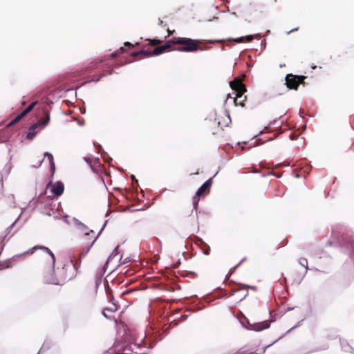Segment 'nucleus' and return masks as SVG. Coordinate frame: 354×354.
<instances>
[{
    "mask_svg": "<svg viewBox=\"0 0 354 354\" xmlns=\"http://www.w3.org/2000/svg\"><path fill=\"white\" fill-rule=\"evenodd\" d=\"M73 221L75 227L81 232H84L88 229V227L84 223H83L75 217L73 218Z\"/></svg>",
    "mask_w": 354,
    "mask_h": 354,
    "instance_id": "f3484780",
    "label": "nucleus"
},
{
    "mask_svg": "<svg viewBox=\"0 0 354 354\" xmlns=\"http://www.w3.org/2000/svg\"><path fill=\"white\" fill-rule=\"evenodd\" d=\"M105 290H106V295H111L112 299H113V295L112 294V291H111V289L109 287V285L108 283H106L105 285Z\"/></svg>",
    "mask_w": 354,
    "mask_h": 354,
    "instance_id": "c756f323",
    "label": "nucleus"
},
{
    "mask_svg": "<svg viewBox=\"0 0 354 354\" xmlns=\"http://www.w3.org/2000/svg\"><path fill=\"white\" fill-rule=\"evenodd\" d=\"M93 145H94V147H95L97 149H98V150H99V152H100V151H102V150H103V149H102V146H101L99 143H97V142H93Z\"/></svg>",
    "mask_w": 354,
    "mask_h": 354,
    "instance_id": "4c0bfd02",
    "label": "nucleus"
},
{
    "mask_svg": "<svg viewBox=\"0 0 354 354\" xmlns=\"http://www.w3.org/2000/svg\"><path fill=\"white\" fill-rule=\"evenodd\" d=\"M79 110H80V111L81 112L82 114H85L86 113V107H85L84 105L82 106H80Z\"/></svg>",
    "mask_w": 354,
    "mask_h": 354,
    "instance_id": "a18cd8bd",
    "label": "nucleus"
},
{
    "mask_svg": "<svg viewBox=\"0 0 354 354\" xmlns=\"http://www.w3.org/2000/svg\"><path fill=\"white\" fill-rule=\"evenodd\" d=\"M198 296L196 295L191 297H184L180 299L183 305L187 307L186 311L187 312H196L201 310L205 308V306H201L199 302H196Z\"/></svg>",
    "mask_w": 354,
    "mask_h": 354,
    "instance_id": "0eeeda50",
    "label": "nucleus"
},
{
    "mask_svg": "<svg viewBox=\"0 0 354 354\" xmlns=\"http://www.w3.org/2000/svg\"><path fill=\"white\" fill-rule=\"evenodd\" d=\"M301 322H299L298 324L297 325H295V326H292L291 328H290L287 332L286 333L290 332L291 330H294L295 328H296L300 324Z\"/></svg>",
    "mask_w": 354,
    "mask_h": 354,
    "instance_id": "3c124183",
    "label": "nucleus"
},
{
    "mask_svg": "<svg viewBox=\"0 0 354 354\" xmlns=\"http://www.w3.org/2000/svg\"><path fill=\"white\" fill-rule=\"evenodd\" d=\"M200 196H197V195H194L193 198V209L196 210V213L197 214V208L198 205V202L200 201Z\"/></svg>",
    "mask_w": 354,
    "mask_h": 354,
    "instance_id": "393cba45",
    "label": "nucleus"
},
{
    "mask_svg": "<svg viewBox=\"0 0 354 354\" xmlns=\"http://www.w3.org/2000/svg\"><path fill=\"white\" fill-rule=\"evenodd\" d=\"M127 50L124 46H121L118 50H115L111 53L109 56L104 58L93 60L86 65L80 67L76 71L68 74L64 79V83L58 88L51 91L48 96L44 99V106L41 109L42 113L45 116L44 110L47 109L50 113L51 106L53 102L49 98L50 96H55L61 97L63 93L74 91L75 97L77 96V90L83 85L91 82H97L103 76L110 75L113 72L114 64L110 66L109 64H102L109 57L114 58L120 53H125Z\"/></svg>",
    "mask_w": 354,
    "mask_h": 354,
    "instance_id": "f257e3e1",
    "label": "nucleus"
},
{
    "mask_svg": "<svg viewBox=\"0 0 354 354\" xmlns=\"http://www.w3.org/2000/svg\"><path fill=\"white\" fill-rule=\"evenodd\" d=\"M265 131H266V132H268V131H267V129H263V130H261V131H259V133H257V135H254V136H253V138H257L258 136H259L262 135V134L263 133V132H265Z\"/></svg>",
    "mask_w": 354,
    "mask_h": 354,
    "instance_id": "c03bdc74",
    "label": "nucleus"
},
{
    "mask_svg": "<svg viewBox=\"0 0 354 354\" xmlns=\"http://www.w3.org/2000/svg\"><path fill=\"white\" fill-rule=\"evenodd\" d=\"M239 320L243 327H244L247 330H253L256 332H259L270 328L271 323L274 322L273 319H268L264 320L263 322L250 324L248 319L245 316H243V317L241 319H239Z\"/></svg>",
    "mask_w": 354,
    "mask_h": 354,
    "instance_id": "20e7f679",
    "label": "nucleus"
},
{
    "mask_svg": "<svg viewBox=\"0 0 354 354\" xmlns=\"http://www.w3.org/2000/svg\"><path fill=\"white\" fill-rule=\"evenodd\" d=\"M299 167H302V169H304V172L305 174H308L310 169V166L308 162H301V165H299Z\"/></svg>",
    "mask_w": 354,
    "mask_h": 354,
    "instance_id": "b1692460",
    "label": "nucleus"
},
{
    "mask_svg": "<svg viewBox=\"0 0 354 354\" xmlns=\"http://www.w3.org/2000/svg\"><path fill=\"white\" fill-rule=\"evenodd\" d=\"M239 290H232V292H231V295H234L235 292H237V291H239Z\"/></svg>",
    "mask_w": 354,
    "mask_h": 354,
    "instance_id": "338daca9",
    "label": "nucleus"
},
{
    "mask_svg": "<svg viewBox=\"0 0 354 354\" xmlns=\"http://www.w3.org/2000/svg\"><path fill=\"white\" fill-rule=\"evenodd\" d=\"M155 342L153 344L147 343L145 338H143L142 342L140 344H133L129 346V347H126L125 349L133 352L136 354H147V351L151 349L154 345Z\"/></svg>",
    "mask_w": 354,
    "mask_h": 354,
    "instance_id": "6e6552de",
    "label": "nucleus"
},
{
    "mask_svg": "<svg viewBox=\"0 0 354 354\" xmlns=\"http://www.w3.org/2000/svg\"><path fill=\"white\" fill-rule=\"evenodd\" d=\"M69 267L68 265H64L63 267H62V271L64 272L65 270H66V268Z\"/></svg>",
    "mask_w": 354,
    "mask_h": 354,
    "instance_id": "052dcab7",
    "label": "nucleus"
},
{
    "mask_svg": "<svg viewBox=\"0 0 354 354\" xmlns=\"http://www.w3.org/2000/svg\"><path fill=\"white\" fill-rule=\"evenodd\" d=\"M299 116H300L301 118L305 119V117H304V114H303V111H302L301 109H300V110H299Z\"/></svg>",
    "mask_w": 354,
    "mask_h": 354,
    "instance_id": "4d7b16f0",
    "label": "nucleus"
},
{
    "mask_svg": "<svg viewBox=\"0 0 354 354\" xmlns=\"http://www.w3.org/2000/svg\"><path fill=\"white\" fill-rule=\"evenodd\" d=\"M50 269L51 273L44 277L46 283L59 286L63 285L65 283L67 277L63 276L60 279H59L54 274L55 270L53 271L52 264L50 265Z\"/></svg>",
    "mask_w": 354,
    "mask_h": 354,
    "instance_id": "f8f14e48",
    "label": "nucleus"
},
{
    "mask_svg": "<svg viewBox=\"0 0 354 354\" xmlns=\"http://www.w3.org/2000/svg\"><path fill=\"white\" fill-rule=\"evenodd\" d=\"M223 41L224 39L202 40L192 39L189 37H173L169 41V44H165L160 46H158L153 50L142 48L138 51L130 52L129 55L134 57V59H129L128 58L123 57L115 62L114 67L117 68L133 62V61L136 60L137 57H138L140 58H146L160 55L171 49V44L180 46L172 48L174 50L186 53H194L198 50H204L209 48L210 46H207L206 44H214L215 43L223 42Z\"/></svg>",
    "mask_w": 354,
    "mask_h": 354,
    "instance_id": "f03ea898",
    "label": "nucleus"
},
{
    "mask_svg": "<svg viewBox=\"0 0 354 354\" xmlns=\"http://www.w3.org/2000/svg\"><path fill=\"white\" fill-rule=\"evenodd\" d=\"M100 153L106 162L112 161V158L106 151L102 150V151H100Z\"/></svg>",
    "mask_w": 354,
    "mask_h": 354,
    "instance_id": "a878e982",
    "label": "nucleus"
},
{
    "mask_svg": "<svg viewBox=\"0 0 354 354\" xmlns=\"http://www.w3.org/2000/svg\"><path fill=\"white\" fill-rule=\"evenodd\" d=\"M50 188V192L53 194V197L57 198L63 194L64 192V184L61 180H57L55 183H53L52 181H50L46 185V189L45 191L42 193H41L39 196V197H41V196L44 195L46 192V189L49 187Z\"/></svg>",
    "mask_w": 354,
    "mask_h": 354,
    "instance_id": "1a4fd4ad",
    "label": "nucleus"
},
{
    "mask_svg": "<svg viewBox=\"0 0 354 354\" xmlns=\"http://www.w3.org/2000/svg\"><path fill=\"white\" fill-rule=\"evenodd\" d=\"M131 178L132 180L133 186L137 189V186L138 185V180L136 179V176L133 174L131 175Z\"/></svg>",
    "mask_w": 354,
    "mask_h": 354,
    "instance_id": "c85d7f7f",
    "label": "nucleus"
},
{
    "mask_svg": "<svg viewBox=\"0 0 354 354\" xmlns=\"http://www.w3.org/2000/svg\"><path fill=\"white\" fill-rule=\"evenodd\" d=\"M45 118L40 119L38 122L32 124L28 129L26 134V139L31 140L37 134L39 131L44 129L50 122V115L47 109L44 110Z\"/></svg>",
    "mask_w": 354,
    "mask_h": 354,
    "instance_id": "7ed1b4c3",
    "label": "nucleus"
},
{
    "mask_svg": "<svg viewBox=\"0 0 354 354\" xmlns=\"http://www.w3.org/2000/svg\"><path fill=\"white\" fill-rule=\"evenodd\" d=\"M24 252L19 254L14 255L12 258L8 259L6 261H3V265H11L12 266V261L17 259V258L24 255Z\"/></svg>",
    "mask_w": 354,
    "mask_h": 354,
    "instance_id": "5701e85b",
    "label": "nucleus"
},
{
    "mask_svg": "<svg viewBox=\"0 0 354 354\" xmlns=\"http://www.w3.org/2000/svg\"><path fill=\"white\" fill-rule=\"evenodd\" d=\"M109 263V262H108L107 261H106V263H104V265L103 266L102 268V271H101V273H100V276L102 277L104 273L106 272V270H107V267H108V264Z\"/></svg>",
    "mask_w": 354,
    "mask_h": 354,
    "instance_id": "7c9ffc66",
    "label": "nucleus"
},
{
    "mask_svg": "<svg viewBox=\"0 0 354 354\" xmlns=\"http://www.w3.org/2000/svg\"><path fill=\"white\" fill-rule=\"evenodd\" d=\"M260 37V34L259 33H257V34H253V35H245V36H242V37H237V38H228L227 40H230V41H234L237 43H239V42H242L244 39H246L248 41H252V39H256V38H258Z\"/></svg>",
    "mask_w": 354,
    "mask_h": 354,
    "instance_id": "2eb2a0df",
    "label": "nucleus"
},
{
    "mask_svg": "<svg viewBox=\"0 0 354 354\" xmlns=\"http://www.w3.org/2000/svg\"><path fill=\"white\" fill-rule=\"evenodd\" d=\"M102 314H103L104 317L106 319H109V320H113V319H115L113 317H111V316L107 315V314L106 313V311L103 310L102 311Z\"/></svg>",
    "mask_w": 354,
    "mask_h": 354,
    "instance_id": "58836bf2",
    "label": "nucleus"
},
{
    "mask_svg": "<svg viewBox=\"0 0 354 354\" xmlns=\"http://www.w3.org/2000/svg\"><path fill=\"white\" fill-rule=\"evenodd\" d=\"M120 245H118L113 250V251L111 252V254L108 257L107 261L110 262L115 258L118 254H119L118 248H120Z\"/></svg>",
    "mask_w": 354,
    "mask_h": 354,
    "instance_id": "412c9836",
    "label": "nucleus"
},
{
    "mask_svg": "<svg viewBox=\"0 0 354 354\" xmlns=\"http://www.w3.org/2000/svg\"><path fill=\"white\" fill-rule=\"evenodd\" d=\"M248 292L246 291L245 295H243V297L241 299V301L243 300L248 295Z\"/></svg>",
    "mask_w": 354,
    "mask_h": 354,
    "instance_id": "0e129e2a",
    "label": "nucleus"
},
{
    "mask_svg": "<svg viewBox=\"0 0 354 354\" xmlns=\"http://www.w3.org/2000/svg\"><path fill=\"white\" fill-rule=\"evenodd\" d=\"M84 120L78 122V124L80 125V126L84 125Z\"/></svg>",
    "mask_w": 354,
    "mask_h": 354,
    "instance_id": "680f3d73",
    "label": "nucleus"
},
{
    "mask_svg": "<svg viewBox=\"0 0 354 354\" xmlns=\"http://www.w3.org/2000/svg\"><path fill=\"white\" fill-rule=\"evenodd\" d=\"M21 215V214H20L19 216L17 218V219L6 229V234H7V236L11 232L12 228L14 227V226L15 225V224L19 219Z\"/></svg>",
    "mask_w": 354,
    "mask_h": 354,
    "instance_id": "bb28decb",
    "label": "nucleus"
},
{
    "mask_svg": "<svg viewBox=\"0 0 354 354\" xmlns=\"http://www.w3.org/2000/svg\"><path fill=\"white\" fill-rule=\"evenodd\" d=\"M5 247V244L0 245V255L1 254L2 252L3 251Z\"/></svg>",
    "mask_w": 354,
    "mask_h": 354,
    "instance_id": "6e6d98bb",
    "label": "nucleus"
},
{
    "mask_svg": "<svg viewBox=\"0 0 354 354\" xmlns=\"http://www.w3.org/2000/svg\"><path fill=\"white\" fill-rule=\"evenodd\" d=\"M108 223V221H106L101 227L100 230L99 231L97 235L95 237L94 240L92 241L91 245L86 248V249L83 250L81 252L79 253L78 256H73V257L70 258V261L73 264V266L75 270H77L78 268L80 266L81 264V260L83 257H84L86 254L89 252L90 249L93 247V244L96 241L97 239L100 236V234L102 233V232L105 228L106 224Z\"/></svg>",
    "mask_w": 354,
    "mask_h": 354,
    "instance_id": "39448f33",
    "label": "nucleus"
},
{
    "mask_svg": "<svg viewBox=\"0 0 354 354\" xmlns=\"http://www.w3.org/2000/svg\"><path fill=\"white\" fill-rule=\"evenodd\" d=\"M7 236V234H5L4 236H2L0 237V245L5 244L4 241Z\"/></svg>",
    "mask_w": 354,
    "mask_h": 354,
    "instance_id": "49530a36",
    "label": "nucleus"
},
{
    "mask_svg": "<svg viewBox=\"0 0 354 354\" xmlns=\"http://www.w3.org/2000/svg\"><path fill=\"white\" fill-rule=\"evenodd\" d=\"M84 160L91 165V169L94 171V172H96V170L95 169L94 167L91 165V158H88V157H84Z\"/></svg>",
    "mask_w": 354,
    "mask_h": 354,
    "instance_id": "2f4dec72",
    "label": "nucleus"
},
{
    "mask_svg": "<svg viewBox=\"0 0 354 354\" xmlns=\"http://www.w3.org/2000/svg\"><path fill=\"white\" fill-rule=\"evenodd\" d=\"M181 317L183 318L184 319H185L187 318V315H183L181 316Z\"/></svg>",
    "mask_w": 354,
    "mask_h": 354,
    "instance_id": "774afa93",
    "label": "nucleus"
},
{
    "mask_svg": "<svg viewBox=\"0 0 354 354\" xmlns=\"http://www.w3.org/2000/svg\"><path fill=\"white\" fill-rule=\"evenodd\" d=\"M38 103V101L36 100L35 102H32L31 104H30L19 115H17L15 119H13L12 121H10L8 126L10 127L13 124L19 122L21 120L24 116H26L28 113H29L36 106V104Z\"/></svg>",
    "mask_w": 354,
    "mask_h": 354,
    "instance_id": "ddd939ff",
    "label": "nucleus"
},
{
    "mask_svg": "<svg viewBox=\"0 0 354 354\" xmlns=\"http://www.w3.org/2000/svg\"><path fill=\"white\" fill-rule=\"evenodd\" d=\"M190 239L192 242H194L196 245L200 247L205 241L199 236H194L193 238L191 236H189L188 238Z\"/></svg>",
    "mask_w": 354,
    "mask_h": 354,
    "instance_id": "aec40b11",
    "label": "nucleus"
},
{
    "mask_svg": "<svg viewBox=\"0 0 354 354\" xmlns=\"http://www.w3.org/2000/svg\"><path fill=\"white\" fill-rule=\"evenodd\" d=\"M52 346V342L50 339H45L41 347L39 349V351L37 354H40L48 351Z\"/></svg>",
    "mask_w": 354,
    "mask_h": 354,
    "instance_id": "a211bd4d",
    "label": "nucleus"
},
{
    "mask_svg": "<svg viewBox=\"0 0 354 354\" xmlns=\"http://www.w3.org/2000/svg\"><path fill=\"white\" fill-rule=\"evenodd\" d=\"M219 169L215 173V174L207 179L196 191V195L197 196H202L207 194H209L210 192V188L213 183V178L218 174Z\"/></svg>",
    "mask_w": 354,
    "mask_h": 354,
    "instance_id": "9d476101",
    "label": "nucleus"
},
{
    "mask_svg": "<svg viewBox=\"0 0 354 354\" xmlns=\"http://www.w3.org/2000/svg\"><path fill=\"white\" fill-rule=\"evenodd\" d=\"M235 354H248V353H245V351H243L241 349H240ZM248 354H262V353H261V351H259V353L252 352V353H248Z\"/></svg>",
    "mask_w": 354,
    "mask_h": 354,
    "instance_id": "c9c22d12",
    "label": "nucleus"
},
{
    "mask_svg": "<svg viewBox=\"0 0 354 354\" xmlns=\"http://www.w3.org/2000/svg\"><path fill=\"white\" fill-rule=\"evenodd\" d=\"M281 337H282V336H281V337H280L279 338H278V339H277V340H275L274 342H273L272 344H269L268 346H266L265 348H263L262 349L261 353H264L267 348H268L269 346H272L273 344H274L277 340H279V339H281Z\"/></svg>",
    "mask_w": 354,
    "mask_h": 354,
    "instance_id": "a19ab883",
    "label": "nucleus"
},
{
    "mask_svg": "<svg viewBox=\"0 0 354 354\" xmlns=\"http://www.w3.org/2000/svg\"><path fill=\"white\" fill-rule=\"evenodd\" d=\"M239 266H240V263H238L237 265H236L233 268H230V271H229V273L226 276V278H227L230 275H231Z\"/></svg>",
    "mask_w": 354,
    "mask_h": 354,
    "instance_id": "f704fd0d",
    "label": "nucleus"
},
{
    "mask_svg": "<svg viewBox=\"0 0 354 354\" xmlns=\"http://www.w3.org/2000/svg\"><path fill=\"white\" fill-rule=\"evenodd\" d=\"M278 119H279V118H276V119L273 120L272 121H270V122H269L268 125V126H266V127H264V129H268L269 127H272V126L275 125V124H276V123H277V120H278Z\"/></svg>",
    "mask_w": 354,
    "mask_h": 354,
    "instance_id": "72a5a7b5",
    "label": "nucleus"
},
{
    "mask_svg": "<svg viewBox=\"0 0 354 354\" xmlns=\"http://www.w3.org/2000/svg\"><path fill=\"white\" fill-rule=\"evenodd\" d=\"M299 263L301 266L306 268V272L309 269L308 267V260L306 258L301 257L299 259Z\"/></svg>",
    "mask_w": 354,
    "mask_h": 354,
    "instance_id": "cd10ccee",
    "label": "nucleus"
},
{
    "mask_svg": "<svg viewBox=\"0 0 354 354\" xmlns=\"http://www.w3.org/2000/svg\"><path fill=\"white\" fill-rule=\"evenodd\" d=\"M95 164L97 165L98 166L101 165L100 158H95Z\"/></svg>",
    "mask_w": 354,
    "mask_h": 354,
    "instance_id": "8fccbe9b",
    "label": "nucleus"
},
{
    "mask_svg": "<svg viewBox=\"0 0 354 354\" xmlns=\"http://www.w3.org/2000/svg\"><path fill=\"white\" fill-rule=\"evenodd\" d=\"M100 283H101V279L100 278L97 279L95 281L96 287H97Z\"/></svg>",
    "mask_w": 354,
    "mask_h": 354,
    "instance_id": "5fc2aeb1",
    "label": "nucleus"
},
{
    "mask_svg": "<svg viewBox=\"0 0 354 354\" xmlns=\"http://www.w3.org/2000/svg\"><path fill=\"white\" fill-rule=\"evenodd\" d=\"M117 310V308H104V311H108V312H111V313H114Z\"/></svg>",
    "mask_w": 354,
    "mask_h": 354,
    "instance_id": "ea45409f",
    "label": "nucleus"
},
{
    "mask_svg": "<svg viewBox=\"0 0 354 354\" xmlns=\"http://www.w3.org/2000/svg\"><path fill=\"white\" fill-rule=\"evenodd\" d=\"M68 216L67 214L64 215V216H63V221H64L66 223H67V224H68V225H69V224H70V223H69V221H68Z\"/></svg>",
    "mask_w": 354,
    "mask_h": 354,
    "instance_id": "de8ad7c7",
    "label": "nucleus"
},
{
    "mask_svg": "<svg viewBox=\"0 0 354 354\" xmlns=\"http://www.w3.org/2000/svg\"><path fill=\"white\" fill-rule=\"evenodd\" d=\"M200 248L203 250V252L205 255H208L210 252V247L209 245L204 242L201 246Z\"/></svg>",
    "mask_w": 354,
    "mask_h": 354,
    "instance_id": "4be33fe9",
    "label": "nucleus"
},
{
    "mask_svg": "<svg viewBox=\"0 0 354 354\" xmlns=\"http://www.w3.org/2000/svg\"><path fill=\"white\" fill-rule=\"evenodd\" d=\"M298 136H299V134H297L295 133H290L289 138L291 140H295L298 138Z\"/></svg>",
    "mask_w": 354,
    "mask_h": 354,
    "instance_id": "e433bc0d",
    "label": "nucleus"
},
{
    "mask_svg": "<svg viewBox=\"0 0 354 354\" xmlns=\"http://www.w3.org/2000/svg\"><path fill=\"white\" fill-rule=\"evenodd\" d=\"M306 77L304 75H297L291 73L287 74L285 77L284 85L286 86L285 90H297L299 86L302 83V81Z\"/></svg>",
    "mask_w": 354,
    "mask_h": 354,
    "instance_id": "423d86ee",
    "label": "nucleus"
},
{
    "mask_svg": "<svg viewBox=\"0 0 354 354\" xmlns=\"http://www.w3.org/2000/svg\"><path fill=\"white\" fill-rule=\"evenodd\" d=\"M266 41L261 42V49L262 50L266 48Z\"/></svg>",
    "mask_w": 354,
    "mask_h": 354,
    "instance_id": "13d9d810",
    "label": "nucleus"
},
{
    "mask_svg": "<svg viewBox=\"0 0 354 354\" xmlns=\"http://www.w3.org/2000/svg\"><path fill=\"white\" fill-rule=\"evenodd\" d=\"M129 261H130V258H129V257H127V258H125V259H124V261H123L122 262H121L120 263H121V264H125V263H128V262H129Z\"/></svg>",
    "mask_w": 354,
    "mask_h": 354,
    "instance_id": "603ef678",
    "label": "nucleus"
},
{
    "mask_svg": "<svg viewBox=\"0 0 354 354\" xmlns=\"http://www.w3.org/2000/svg\"><path fill=\"white\" fill-rule=\"evenodd\" d=\"M239 284L241 286H244V287L245 288H250L252 290H255L257 288L256 286H254L245 285V284H242V283H239Z\"/></svg>",
    "mask_w": 354,
    "mask_h": 354,
    "instance_id": "79ce46f5",
    "label": "nucleus"
},
{
    "mask_svg": "<svg viewBox=\"0 0 354 354\" xmlns=\"http://www.w3.org/2000/svg\"><path fill=\"white\" fill-rule=\"evenodd\" d=\"M301 175L299 173H298V172L295 174V177H296V178H300V177H301Z\"/></svg>",
    "mask_w": 354,
    "mask_h": 354,
    "instance_id": "69168bd1",
    "label": "nucleus"
},
{
    "mask_svg": "<svg viewBox=\"0 0 354 354\" xmlns=\"http://www.w3.org/2000/svg\"><path fill=\"white\" fill-rule=\"evenodd\" d=\"M12 266L11 265H1L0 264V270H4V269H6V268H11Z\"/></svg>",
    "mask_w": 354,
    "mask_h": 354,
    "instance_id": "37998d69",
    "label": "nucleus"
},
{
    "mask_svg": "<svg viewBox=\"0 0 354 354\" xmlns=\"http://www.w3.org/2000/svg\"><path fill=\"white\" fill-rule=\"evenodd\" d=\"M298 30V28H295L292 29L291 30H290V31L288 32V34H290V32H294V31H295V30Z\"/></svg>",
    "mask_w": 354,
    "mask_h": 354,
    "instance_id": "e2e57ef3",
    "label": "nucleus"
},
{
    "mask_svg": "<svg viewBox=\"0 0 354 354\" xmlns=\"http://www.w3.org/2000/svg\"><path fill=\"white\" fill-rule=\"evenodd\" d=\"M91 233H92V234H93V233H94V231H93V230H90L89 232H85V233H84V236H88V235H90V234H91Z\"/></svg>",
    "mask_w": 354,
    "mask_h": 354,
    "instance_id": "bf43d9fd",
    "label": "nucleus"
},
{
    "mask_svg": "<svg viewBox=\"0 0 354 354\" xmlns=\"http://www.w3.org/2000/svg\"><path fill=\"white\" fill-rule=\"evenodd\" d=\"M36 250H41L46 252L50 257L52 259V269L53 271L55 266L56 257L53 252L48 247H46L44 245H35L32 248L29 249L28 250L24 252V254H32L34 251H35Z\"/></svg>",
    "mask_w": 354,
    "mask_h": 354,
    "instance_id": "9b49d317",
    "label": "nucleus"
},
{
    "mask_svg": "<svg viewBox=\"0 0 354 354\" xmlns=\"http://www.w3.org/2000/svg\"><path fill=\"white\" fill-rule=\"evenodd\" d=\"M47 158L48 159V160H49L50 170V171L52 172V174L53 175L55 171V164L54 162L53 156V154L51 153L48 152V151L44 153V158L39 161V166H40L41 165V163L44 160V158Z\"/></svg>",
    "mask_w": 354,
    "mask_h": 354,
    "instance_id": "4468645a",
    "label": "nucleus"
},
{
    "mask_svg": "<svg viewBox=\"0 0 354 354\" xmlns=\"http://www.w3.org/2000/svg\"><path fill=\"white\" fill-rule=\"evenodd\" d=\"M11 169H12L11 163L10 162H8L5 165L2 171L0 172V175H1L0 186H1V187H3V177L5 176H8L10 174Z\"/></svg>",
    "mask_w": 354,
    "mask_h": 354,
    "instance_id": "dca6fc26",
    "label": "nucleus"
},
{
    "mask_svg": "<svg viewBox=\"0 0 354 354\" xmlns=\"http://www.w3.org/2000/svg\"><path fill=\"white\" fill-rule=\"evenodd\" d=\"M135 290L134 289H127L126 290H124L122 294H121V297H124L126 295H128L129 294H131V292H134Z\"/></svg>",
    "mask_w": 354,
    "mask_h": 354,
    "instance_id": "473e14b6",
    "label": "nucleus"
},
{
    "mask_svg": "<svg viewBox=\"0 0 354 354\" xmlns=\"http://www.w3.org/2000/svg\"><path fill=\"white\" fill-rule=\"evenodd\" d=\"M180 259H178V260L176 261V263L174 265V268H178V267L180 266Z\"/></svg>",
    "mask_w": 354,
    "mask_h": 354,
    "instance_id": "864d4df0",
    "label": "nucleus"
},
{
    "mask_svg": "<svg viewBox=\"0 0 354 354\" xmlns=\"http://www.w3.org/2000/svg\"><path fill=\"white\" fill-rule=\"evenodd\" d=\"M277 137V136H274V137L268 138L265 141H262L261 139H257L254 142H252L248 148H250V147H254L255 145H261V144L264 143L265 142L272 141V140L276 139Z\"/></svg>",
    "mask_w": 354,
    "mask_h": 354,
    "instance_id": "6ab92c4d",
    "label": "nucleus"
},
{
    "mask_svg": "<svg viewBox=\"0 0 354 354\" xmlns=\"http://www.w3.org/2000/svg\"><path fill=\"white\" fill-rule=\"evenodd\" d=\"M124 46H128V47H129V48H133V45L129 41H126V42H124Z\"/></svg>",
    "mask_w": 354,
    "mask_h": 354,
    "instance_id": "09e8293b",
    "label": "nucleus"
}]
</instances>
